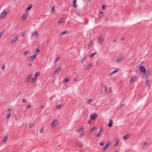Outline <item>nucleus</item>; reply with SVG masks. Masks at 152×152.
<instances>
[{
    "label": "nucleus",
    "mask_w": 152,
    "mask_h": 152,
    "mask_svg": "<svg viewBox=\"0 0 152 152\" xmlns=\"http://www.w3.org/2000/svg\"><path fill=\"white\" fill-rule=\"evenodd\" d=\"M139 70L143 73H145L146 72L145 68L143 66H141L139 67Z\"/></svg>",
    "instance_id": "obj_1"
},
{
    "label": "nucleus",
    "mask_w": 152,
    "mask_h": 152,
    "mask_svg": "<svg viewBox=\"0 0 152 152\" xmlns=\"http://www.w3.org/2000/svg\"><path fill=\"white\" fill-rule=\"evenodd\" d=\"M91 119L92 120H94L97 117V115L96 114H91L90 115Z\"/></svg>",
    "instance_id": "obj_2"
},
{
    "label": "nucleus",
    "mask_w": 152,
    "mask_h": 152,
    "mask_svg": "<svg viewBox=\"0 0 152 152\" xmlns=\"http://www.w3.org/2000/svg\"><path fill=\"white\" fill-rule=\"evenodd\" d=\"M9 12V11L7 10V12H6L5 13H4V12H2L0 16V18H1L4 17Z\"/></svg>",
    "instance_id": "obj_3"
},
{
    "label": "nucleus",
    "mask_w": 152,
    "mask_h": 152,
    "mask_svg": "<svg viewBox=\"0 0 152 152\" xmlns=\"http://www.w3.org/2000/svg\"><path fill=\"white\" fill-rule=\"evenodd\" d=\"M103 130V129L102 128H101L98 132L97 133V134L96 135V136L97 137H99L101 134L102 133Z\"/></svg>",
    "instance_id": "obj_4"
},
{
    "label": "nucleus",
    "mask_w": 152,
    "mask_h": 152,
    "mask_svg": "<svg viewBox=\"0 0 152 152\" xmlns=\"http://www.w3.org/2000/svg\"><path fill=\"white\" fill-rule=\"evenodd\" d=\"M57 121L56 120H54L51 126L53 127H55L57 124Z\"/></svg>",
    "instance_id": "obj_5"
},
{
    "label": "nucleus",
    "mask_w": 152,
    "mask_h": 152,
    "mask_svg": "<svg viewBox=\"0 0 152 152\" xmlns=\"http://www.w3.org/2000/svg\"><path fill=\"white\" fill-rule=\"evenodd\" d=\"M18 39V37L17 36H15L14 37L12 38L11 39L10 42L12 43L16 41Z\"/></svg>",
    "instance_id": "obj_6"
},
{
    "label": "nucleus",
    "mask_w": 152,
    "mask_h": 152,
    "mask_svg": "<svg viewBox=\"0 0 152 152\" xmlns=\"http://www.w3.org/2000/svg\"><path fill=\"white\" fill-rule=\"evenodd\" d=\"M96 129V128L94 127H93L91 129L89 130V135H91L93 133V132Z\"/></svg>",
    "instance_id": "obj_7"
},
{
    "label": "nucleus",
    "mask_w": 152,
    "mask_h": 152,
    "mask_svg": "<svg viewBox=\"0 0 152 152\" xmlns=\"http://www.w3.org/2000/svg\"><path fill=\"white\" fill-rule=\"evenodd\" d=\"M33 5L32 4H30L26 9V11H28L30 10L32 7Z\"/></svg>",
    "instance_id": "obj_8"
},
{
    "label": "nucleus",
    "mask_w": 152,
    "mask_h": 152,
    "mask_svg": "<svg viewBox=\"0 0 152 152\" xmlns=\"http://www.w3.org/2000/svg\"><path fill=\"white\" fill-rule=\"evenodd\" d=\"M110 144V142H108L105 145V146L104 147L103 149L104 150V151L105 149H107L108 148V147L109 146Z\"/></svg>",
    "instance_id": "obj_9"
},
{
    "label": "nucleus",
    "mask_w": 152,
    "mask_h": 152,
    "mask_svg": "<svg viewBox=\"0 0 152 152\" xmlns=\"http://www.w3.org/2000/svg\"><path fill=\"white\" fill-rule=\"evenodd\" d=\"M122 56H120L116 59L115 61L117 63H119L122 60Z\"/></svg>",
    "instance_id": "obj_10"
},
{
    "label": "nucleus",
    "mask_w": 152,
    "mask_h": 152,
    "mask_svg": "<svg viewBox=\"0 0 152 152\" xmlns=\"http://www.w3.org/2000/svg\"><path fill=\"white\" fill-rule=\"evenodd\" d=\"M60 69V68L59 67L58 69H56L54 72V74L56 75L57 73V75L59 74V72Z\"/></svg>",
    "instance_id": "obj_11"
},
{
    "label": "nucleus",
    "mask_w": 152,
    "mask_h": 152,
    "mask_svg": "<svg viewBox=\"0 0 152 152\" xmlns=\"http://www.w3.org/2000/svg\"><path fill=\"white\" fill-rule=\"evenodd\" d=\"M113 124V121L112 120H110L109 121V123L107 125L109 127H111L112 126V125Z\"/></svg>",
    "instance_id": "obj_12"
},
{
    "label": "nucleus",
    "mask_w": 152,
    "mask_h": 152,
    "mask_svg": "<svg viewBox=\"0 0 152 152\" xmlns=\"http://www.w3.org/2000/svg\"><path fill=\"white\" fill-rule=\"evenodd\" d=\"M136 78L135 76H134L132 77L130 80V83H133L134 81L136 80Z\"/></svg>",
    "instance_id": "obj_13"
},
{
    "label": "nucleus",
    "mask_w": 152,
    "mask_h": 152,
    "mask_svg": "<svg viewBox=\"0 0 152 152\" xmlns=\"http://www.w3.org/2000/svg\"><path fill=\"white\" fill-rule=\"evenodd\" d=\"M37 57V55H34L32 56L30 58V60L31 61H33Z\"/></svg>",
    "instance_id": "obj_14"
},
{
    "label": "nucleus",
    "mask_w": 152,
    "mask_h": 152,
    "mask_svg": "<svg viewBox=\"0 0 152 152\" xmlns=\"http://www.w3.org/2000/svg\"><path fill=\"white\" fill-rule=\"evenodd\" d=\"M85 133V131H82V132L80 133L79 136V137L81 138L84 136Z\"/></svg>",
    "instance_id": "obj_15"
},
{
    "label": "nucleus",
    "mask_w": 152,
    "mask_h": 152,
    "mask_svg": "<svg viewBox=\"0 0 152 152\" xmlns=\"http://www.w3.org/2000/svg\"><path fill=\"white\" fill-rule=\"evenodd\" d=\"M92 65V63H90L86 67V70H87L88 69H89L91 67Z\"/></svg>",
    "instance_id": "obj_16"
},
{
    "label": "nucleus",
    "mask_w": 152,
    "mask_h": 152,
    "mask_svg": "<svg viewBox=\"0 0 152 152\" xmlns=\"http://www.w3.org/2000/svg\"><path fill=\"white\" fill-rule=\"evenodd\" d=\"M93 43V40L92 39H91L89 42V43L88 44V47H91L92 45V44Z\"/></svg>",
    "instance_id": "obj_17"
},
{
    "label": "nucleus",
    "mask_w": 152,
    "mask_h": 152,
    "mask_svg": "<svg viewBox=\"0 0 152 152\" xmlns=\"http://www.w3.org/2000/svg\"><path fill=\"white\" fill-rule=\"evenodd\" d=\"M129 137V136L128 134H126L125 136H124L123 137V138L125 140H127Z\"/></svg>",
    "instance_id": "obj_18"
},
{
    "label": "nucleus",
    "mask_w": 152,
    "mask_h": 152,
    "mask_svg": "<svg viewBox=\"0 0 152 152\" xmlns=\"http://www.w3.org/2000/svg\"><path fill=\"white\" fill-rule=\"evenodd\" d=\"M37 35H38L37 31L35 32L32 35V37H36Z\"/></svg>",
    "instance_id": "obj_19"
},
{
    "label": "nucleus",
    "mask_w": 152,
    "mask_h": 152,
    "mask_svg": "<svg viewBox=\"0 0 152 152\" xmlns=\"http://www.w3.org/2000/svg\"><path fill=\"white\" fill-rule=\"evenodd\" d=\"M67 33H68V31H63L61 32L60 33V35H65V34H67Z\"/></svg>",
    "instance_id": "obj_20"
},
{
    "label": "nucleus",
    "mask_w": 152,
    "mask_h": 152,
    "mask_svg": "<svg viewBox=\"0 0 152 152\" xmlns=\"http://www.w3.org/2000/svg\"><path fill=\"white\" fill-rule=\"evenodd\" d=\"M104 40V39L101 38V37H100L99 39L98 42L100 43H101Z\"/></svg>",
    "instance_id": "obj_21"
},
{
    "label": "nucleus",
    "mask_w": 152,
    "mask_h": 152,
    "mask_svg": "<svg viewBox=\"0 0 152 152\" xmlns=\"http://www.w3.org/2000/svg\"><path fill=\"white\" fill-rule=\"evenodd\" d=\"M39 52V50L38 49H37L34 52V53L35 54V55H37V54Z\"/></svg>",
    "instance_id": "obj_22"
},
{
    "label": "nucleus",
    "mask_w": 152,
    "mask_h": 152,
    "mask_svg": "<svg viewBox=\"0 0 152 152\" xmlns=\"http://www.w3.org/2000/svg\"><path fill=\"white\" fill-rule=\"evenodd\" d=\"M83 129V126L82 127L79 128L77 130V132H80Z\"/></svg>",
    "instance_id": "obj_23"
},
{
    "label": "nucleus",
    "mask_w": 152,
    "mask_h": 152,
    "mask_svg": "<svg viewBox=\"0 0 152 152\" xmlns=\"http://www.w3.org/2000/svg\"><path fill=\"white\" fill-rule=\"evenodd\" d=\"M10 116V113H7L6 114V118L7 119H8Z\"/></svg>",
    "instance_id": "obj_24"
},
{
    "label": "nucleus",
    "mask_w": 152,
    "mask_h": 152,
    "mask_svg": "<svg viewBox=\"0 0 152 152\" xmlns=\"http://www.w3.org/2000/svg\"><path fill=\"white\" fill-rule=\"evenodd\" d=\"M104 91L106 93H107L108 91V87L106 86L104 89Z\"/></svg>",
    "instance_id": "obj_25"
},
{
    "label": "nucleus",
    "mask_w": 152,
    "mask_h": 152,
    "mask_svg": "<svg viewBox=\"0 0 152 152\" xmlns=\"http://www.w3.org/2000/svg\"><path fill=\"white\" fill-rule=\"evenodd\" d=\"M119 142V140H118L117 139L116 142H115L114 145L115 146H117L118 145Z\"/></svg>",
    "instance_id": "obj_26"
},
{
    "label": "nucleus",
    "mask_w": 152,
    "mask_h": 152,
    "mask_svg": "<svg viewBox=\"0 0 152 152\" xmlns=\"http://www.w3.org/2000/svg\"><path fill=\"white\" fill-rule=\"evenodd\" d=\"M72 3L74 7L76 8L77 7V5L76 4V2H72Z\"/></svg>",
    "instance_id": "obj_27"
},
{
    "label": "nucleus",
    "mask_w": 152,
    "mask_h": 152,
    "mask_svg": "<svg viewBox=\"0 0 152 152\" xmlns=\"http://www.w3.org/2000/svg\"><path fill=\"white\" fill-rule=\"evenodd\" d=\"M118 69H116L115 70L113 71L111 73V74L113 75L115 73H116L118 71Z\"/></svg>",
    "instance_id": "obj_28"
},
{
    "label": "nucleus",
    "mask_w": 152,
    "mask_h": 152,
    "mask_svg": "<svg viewBox=\"0 0 152 152\" xmlns=\"http://www.w3.org/2000/svg\"><path fill=\"white\" fill-rule=\"evenodd\" d=\"M7 138H8V137L6 136H5V137H4L3 139V142H6Z\"/></svg>",
    "instance_id": "obj_29"
},
{
    "label": "nucleus",
    "mask_w": 152,
    "mask_h": 152,
    "mask_svg": "<svg viewBox=\"0 0 152 152\" xmlns=\"http://www.w3.org/2000/svg\"><path fill=\"white\" fill-rule=\"evenodd\" d=\"M103 15V12H100L99 13V16L100 18H102Z\"/></svg>",
    "instance_id": "obj_30"
},
{
    "label": "nucleus",
    "mask_w": 152,
    "mask_h": 152,
    "mask_svg": "<svg viewBox=\"0 0 152 152\" xmlns=\"http://www.w3.org/2000/svg\"><path fill=\"white\" fill-rule=\"evenodd\" d=\"M39 74L40 72H37L35 74L34 77H35L36 78L37 77L39 76Z\"/></svg>",
    "instance_id": "obj_31"
},
{
    "label": "nucleus",
    "mask_w": 152,
    "mask_h": 152,
    "mask_svg": "<svg viewBox=\"0 0 152 152\" xmlns=\"http://www.w3.org/2000/svg\"><path fill=\"white\" fill-rule=\"evenodd\" d=\"M36 80V78L35 77H34L32 78L31 80V82L32 83H34Z\"/></svg>",
    "instance_id": "obj_32"
},
{
    "label": "nucleus",
    "mask_w": 152,
    "mask_h": 152,
    "mask_svg": "<svg viewBox=\"0 0 152 152\" xmlns=\"http://www.w3.org/2000/svg\"><path fill=\"white\" fill-rule=\"evenodd\" d=\"M27 17V15L25 14H23L22 16V18L23 20H25Z\"/></svg>",
    "instance_id": "obj_33"
},
{
    "label": "nucleus",
    "mask_w": 152,
    "mask_h": 152,
    "mask_svg": "<svg viewBox=\"0 0 152 152\" xmlns=\"http://www.w3.org/2000/svg\"><path fill=\"white\" fill-rule=\"evenodd\" d=\"M63 22V19H60L58 22V24H61Z\"/></svg>",
    "instance_id": "obj_34"
},
{
    "label": "nucleus",
    "mask_w": 152,
    "mask_h": 152,
    "mask_svg": "<svg viewBox=\"0 0 152 152\" xmlns=\"http://www.w3.org/2000/svg\"><path fill=\"white\" fill-rule=\"evenodd\" d=\"M97 53L96 52L95 53H92L90 55V56L91 57H93Z\"/></svg>",
    "instance_id": "obj_35"
},
{
    "label": "nucleus",
    "mask_w": 152,
    "mask_h": 152,
    "mask_svg": "<svg viewBox=\"0 0 152 152\" xmlns=\"http://www.w3.org/2000/svg\"><path fill=\"white\" fill-rule=\"evenodd\" d=\"M68 82V79L67 78H65L64 80V83H67Z\"/></svg>",
    "instance_id": "obj_36"
},
{
    "label": "nucleus",
    "mask_w": 152,
    "mask_h": 152,
    "mask_svg": "<svg viewBox=\"0 0 152 152\" xmlns=\"http://www.w3.org/2000/svg\"><path fill=\"white\" fill-rule=\"evenodd\" d=\"M29 52H30L29 51H28V50H26L23 53L24 54V55H26L28 53H29Z\"/></svg>",
    "instance_id": "obj_37"
},
{
    "label": "nucleus",
    "mask_w": 152,
    "mask_h": 152,
    "mask_svg": "<svg viewBox=\"0 0 152 152\" xmlns=\"http://www.w3.org/2000/svg\"><path fill=\"white\" fill-rule=\"evenodd\" d=\"M30 80V79L29 78H28V77H27L26 79V83H28L29 82V81Z\"/></svg>",
    "instance_id": "obj_38"
},
{
    "label": "nucleus",
    "mask_w": 152,
    "mask_h": 152,
    "mask_svg": "<svg viewBox=\"0 0 152 152\" xmlns=\"http://www.w3.org/2000/svg\"><path fill=\"white\" fill-rule=\"evenodd\" d=\"M86 58V57H84L82 58V59L81 62L82 63H83L85 61V60Z\"/></svg>",
    "instance_id": "obj_39"
},
{
    "label": "nucleus",
    "mask_w": 152,
    "mask_h": 152,
    "mask_svg": "<svg viewBox=\"0 0 152 152\" xmlns=\"http://www.w3.org/2000/svg\"><path fill=\"white\" fill-rule=\"evenodd\" d=\"M4 32L3 31L0 33V38L4 34Z\"/></svg>",
    "instance_id": "obj_40"
},
{
    "label": "nucleus",
    "mask_w": 152,
    "mask_h": 152,
    "mask_svg": "<svg viewBox=\"0 0 152 152\" xmlns=\"http://www.w3.org/2000/svg\"><path fill=\"white\" fill-rule=\"evenodd\" d=\"M25 33H26V31H23V32L22 34V35H21V36L22 37H23L25 35Z\"/></svg>",
    "instance_id": "obj_41"
},
{
    "label": "nucleus",
    "mask_w": 152,
    "mask_h": 152,
    "mask_svg": "<svg viewBox=\"0 0 152 152\" xmlns=\"http://www.w3.org/2000/svg\"><path fill=\"white\" fill-rule=\"evenodd\" d=\"M146 85L147 86V87H148L149 85V80H147L146 81Z\"/></svg>",
    "instance_id": "obj_42"
},
{
    "label": "nucleus",
    "mask_w": 152,
    "mask_h": 152,
    "mask_svg": "<svg viewBox=\"0 0 152 152\" xmlns=\"http://www.w3.org/2000/svg\"><path fill=\"white\" fill-rule=\"evenodd\" d=\"M78 146L79 147H81L82 146V144L80 142H78Z\"/></svg>",
    "instance_id": "obj_43"
},
{
    "label": "nucleus",
    "mask_w": 152,
    "mask_h": 152,
    "mask_svg": "<svg viewBox=\"0 0 152 152\" xmlns=\"http://www.w3.org/2000/svg\"><path fill=\"white\" fill-rule=\"evenodd\" d=\"M61 107H62V105L60 104L57 106V108L58 109H59Z\"/></svg>",
    "instance_id": "obj_44"
},
{
    "label": "nucleus",
    "mask_w": 152,
    "mask_h": 152,
    "mask_svg": "<svg viewBox=\"0 0 152 152\" xmlns=\"http://www.w3.org/2000/svg\"><path fill=\"white\" fill-rule=\"evenodd\" d=\"M34 125V124L33 123H31V124H30V128H32L33 126Z\"/></svg>",
    "instance_id": "obj_45"
},
{
    "label": "nucleus",
    "mask_w": 152,
    "mask_h": 152,
    "mask_svg": "<svg viewBox=\"0 0 152 152\" xmlns=\"http://www.w3.org/2000/svg\"><path fill=\"white\" fill-rule=\"evenodd\" d=\"M5 66L4 64L1 67V69L2 70H3L4 69H5Z\"/></svg>",
    "instance_id": "obj_46"
},
{
    "label": "nucleus",
    "mask_w": 152,
    "mask_h": 152,
    "mask_svg": "<svg viewBox=\"0 0 152 152\" xmlns=\"http://www.w3.org/2000/svg\"><path fill=\"white\" fill-rule=\"evenodd\" d=\"M32 77V75L31 74H30L27 77L28 78H29L31 79V78Z\"/></svg>",
    "instance_id": "obj_47"
},
{
    "label": "nucleus",
    "mask_w": 152,
    "mask_h": 152,
    "mask_svg": "<svg viewBox=\"0 0 152 152\" xmlns=\"http://www.w3.org/2000/svg\"><path fill=\"white\" fill-rule=\"evenodd\" d=\"M99 144L100 146H103L104 145V143L103 142H101L99 143Z\"/></svg>",
    "instance_id": "obj_48"
},
{
    "label": "nucleus",
    "mask_w": 152,
    "mask_h": 152,
    "mask_svg": "<svg viewBox=\"0 0 152 152\" xmlns=\"http://www.w3.org/2000/svg\"><path fill=\"white\" fill-rule=\"evenodd\" d=\"M43 131V127H42L40 131V133H42Z\"/></svg>",
    "instance_id": "obj_49"
},
{
    "label": "nucleus",
    "mask_w": 152,
    "mask_h": 152,
    "mask_svg": "<svg viewBox=\"0 0 152 152\" xmlns=\"http://www.w3.org/2000/svg\"><path fill=\"white\" fill-rule=\"evenodd\" d=\"M51 10H51L52 12H54L55 11V7H52Z\"/></svg>",
    "instance_id": "obj_50"
},
{
    "label": "nucleus",
    "mask_w": 152,
    "mask_h": 152,
    "mask_svg": "<svg viewBox=\"0 0 152 152\" xmlns=\"http://www.w3.org/2000/svg\"><path fill=\"white\" fill-rule=\"evenodd\" d=\"M105 8V6L104 5H102V10H104Z\"/></svg>",
    "instance_id": "obj_51"
},
{
    "label": "nucleus",
    "mask_w": 152,
    "mask_h": 152,
    "mask_svg": "<svg viewBox=\"0 0 152 152\" xmlns=\"http://www.w3.org/2000/svg\"><path fill=\"white\" fill-rule=\"evenodd\" d=\"M59 58V57H57L55 61V62H57L58 61Z\"/></svg>",
    "instance_id": "obj_52"
},
{
    "label": "nucleus",
    "mask_w": 152,
    "mask_h": 152,
    "mask_svg": "<svg viewBox=\"0 0 152 152\" xmlns=\"http://www.w3.org/2000/svg\"><path fill=\"white\" fill-rule=\"evenodd\" d=\"M92 99H90L88 100V102L89 103L91 102H92Z\"/></svg>",
    "instance_id": "obj_53"
},
{
    "label": "nucleus",
    "mask_w": 152,
    "mask_h": 152,
    "mask_svg": "<svg viewBox=\"0 0 152 152\" xmlns=\"http://www.w3.org/2000/svg\"><path fill=\"white\" fill-rule=\"evenodd\" d=\"M24 103H25L26 102V100L25 99H23L22 101Z\"/></svg>",
    "instance_id": "obj_54"
},
{
    "label": "nucleus",
    "mask_w": 152,
    "mask_h": 152,
    "mask_svg": "<svg viewBox=\"0 0 152 152\" xmlns=\"http://www.w3.org/2000/svg\"><path fill=\"white\" fill-rule=\"evenodd\" d=\"M31 107V105H28L26 107L27 108H29Z\"/></svg>",
    "instance_id": "obj_55"
},
{
    "label": "nucleus",
    "mask_w": 152,
    "mask_h": 152,
    "mask_svg": "<svg viewBox=\"0 0 152 152\" xmlns=\"http://www.w3.org/2000/svg\"><path fill=\"white\" fill-rule=\"evenodd\" d=\"M7 10L9 11V10L7 9H6L5 10H4L3 12H4V13H5L6 12H7Z\"/></svg>",
    "instance_id": "obj_56"
},
{
    "label": "nucleus",
    "mask_w": 152,
    "mask_h": 152,
    "mask_svg": "<svg viewBox=\"0 0 152 152\" xmlns=\"http://www.w3.org/2000/svg\"><path fill=\"white\" fill-rule=\"evenodd\" d=\"M145 78L146 79H148V75L147 74H145Z\"/></svg>",
    "instance_id": "obj_57"
},
{
    "label": "nucleus",
    "mask_w": 152,
    "mask_h": 152,
    "mask_svg": "<svg viewBox=\"0 0 152 152\" xmlns=\"http://www.w3.org/2000/svg\"><path fill=\"white\" fill-rule=\"evenodd\" d=\"M147 145V143L146 142H145L143 144V145L145 146H146Z\"/></svg>",
    "instance_id": "obj_58"
},
{
    "label": "nucleus",
    "mask_w": 152,
    "mask_h": 152,
    "mask_svg": "<svg viewBox=\"0 0 152 152\" xmlns=\"http://www.w3.org/2000/svg\"><path fill=\"white\" fill-rule=\"evenodd\" d=\"M10 108H9L7 110V112H8V113H10Z\"/></svg>",
    "instance_id": "obj_59"
},
{
    "label": "nucleus",
    "mask_w": 152,
    "mask_h": 152,
    "mask_svg": "<svg viewBox=\"0 0 152 152\" xmlns=\"http://www.w3.org/2000/svg\"><path fill=\"white\" fill-rule=\"evenodd\" d=\"M124 39V37H121V40H123Z\"/></svg>",
    "instance_id": "obj_60"
},
{
    "label": "nucleus",
    "mask_w": 152,
    "mask_h": 152,
    "mask_svg": "<svg viewBox=\"0 0 152 152\" xmlns=\"http://www.w3.org/2000/svg\"><path fill=\"white\" fill-rule=\"evenodd\" d=\"M44 107V106L43 105H42L40 107V108L42 109Z\"/></svg>",
    "instance_id": "obj_61"
},
{
    "label": "nucleus",
    "mask_w": 152,
    "mask_h": 152,
    "mask_svg": "<svg viewBox=\"0 0 152 152\" xmlns=\"http://www.w3.org/2000/svg\"><path fill=\"white\" fill-rule=\"evenodd\" d=\"M147 73H148L149 74H150V71H148V72L147 71Z\"/></svg>",
    "instance_id": "obj_62"
},
{
    "label": "nucleus",
    "mask_w": 152,
    "mask_h": 152,
    "mask_svg": "<svg viewBox=\"0 0 152 152\" xmlns=\"http://www.w3.org/2000/svg\"><path fill=\"white\" fill-rule=\"evenodd\" d=\"M77 0H73L72 2H76Z\"/></svg>",
    "instance_id": "obj_63"
},
{
    "label": "nucleus",
    "mask_w": 152,
    "mask_h": 152,
    "mask_svg": "<svg viewBox=\"0 0 152 152\" xmlns=\"http://www.w3.org/2000/svg\"><path fill=\"white\" fill-rule=\"evenodd\" d=\"M28 65L30 66H32V64L31 63H30L28 64Z\"/></svg>",
    "instance_id": "obj_64"
}]
</instances>
